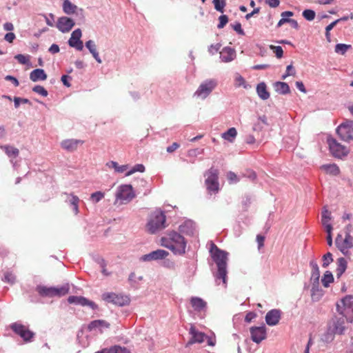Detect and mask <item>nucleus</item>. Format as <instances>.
Masks as SVG:
<instances>
[{
	"label": "nucleus",
	"instance_id": "7c9ffc66",
	"mask_svg": "<svg viewBox=\"0 0 353 353\" xmlns=\"http://www.w3.org/2000/svg\"><path fill=\"white\" fill-rule=\"evenodd\" d=\"M77 6L72 3L69 0H64L63 3V10L67 14H72L76 12Z\"/></svg>",
	"mask_w": 353,
	"mask_h": 353
},
{
	"label": "nucleus",
	"instance_id": "69168bd1",
	"mask_svg": "<svg viewBox=\"0 0 353 353\" xmlns=\"http://www.w3.org/2000/svg\"><path fill=\"white\" fill-rule=\"evenodd\" d=\"M49 52H51L52 54H55V53L59 52V46L57 44H52L49 48Z\"/></svg>",
	"mask_w": 353,
	"mask_h": 353
},
{
	"label": "nucleus",
	"instance_id": "8fccbe9b",
	"mask_svg": "<svg viewBox=\"0 0 353 353\" xmlns=\"http://www.w3.org/2000/svg\"><path fill=\"white\" fill-rule=\"evenodd\" d=\"M219 20V23L217 25V28L221 29L223 28L228 22V17L226 15H221Z\"/></svg>",
	"mask_w": 353,
	"mask_h": 353
},
{
	"label": "nucleus",
	"instance_id": "58836bf2",
	"mask_svg": "<svg viewBox=\"0 0 353 353\" xmlns=\"http://www.w3.org/2000/svg\"><path fill=\"white\" fill-rule=\"evenodd\" d=\"M330 219H331L330 212L327 210L325 209L322 212L321 222L325 228H326V225H331L330 223H329V221Z\"/></svg>",
	"mask_w": 353,
	"mask_h": 353
},
{
	"label": "nucleus",
	"instance_id": "f03ea898",
	"mask_svg": "<svg viewBox=\"0 0 353 353\" xmlns=\"http://www.w3.org/2000/svg\"><path fill=\"white\" fill-rule=\"evenodd\" d=\"M161 245L174 254H182L185 252L186 242L183 236L176 232H170L161 239Z\"/></svg>",
	"mask_w": 353,
	"mask_h": 353
},
{
	"label": "nucleus",
	"instance_id": "7ed1b4c3",
	"mask_svg": "<svg viewBox=\"0 0 353 353\" xmlns=\"http://www.w3.org/2000/svg\"><path fill=\"white\" fill-rule=\"evenodd\" d=\"M336 310L347 322L353 321V296L347 295L336 303Z\"/></svg>",
	"mask_w": 353,
	"mask_h": 353
},
{
	"label": "nucleus",
	"instance_id": "e433bc0d",
	"mask_svg": "<svg viewBox=\"0 0 353 353\" xmlns=\"http://www.w3.org/2000/svg\"><path fill=\"white\" fill-rule=\"evenodd\" d=\"M351 48V45L339 43L335 46V52L341 54H345V53Z\"/></svg>",
	"mask_w": 353,
	"mask_h": 353
},
{
	"label": "nucleus",
	"instance_id": "a18cd8bd",
	"mask_svg": "<svg viewBox=\"0 0 353 353\" xmlns=\"http://www.w3.org/2000/svg\"><path fill=\"white\" fill-rule=\"evenodd\" d=\"M32 90L43 97H47L48 94V91L41 85H35Z\"/></svg>",
	"mask_w": 353,
	"mask_h": 353
},
{
	"label": "nucleus",
	"instance_id": "bf43d9fd",
	"mask_svg": "<svg viewBox=\"0 0 353 353\" xmlns=\"http://www.w3.org/2000/svg\"><path fill=\"white\" fill-rule=\"evenodd\" d=\"M264 241H265V237L263 236L260 235V234L256 236V241L258 243L259 249H261L262 247H263Z\"/></svg>",
	"mask_w": 353,
	"mask_h": 353
},
{
	"label": "nucleus",
	"instance_id": "aec40b11",
	"mask_svg": "<svg viewBox=\"0 0 353 353\" xmlns=\"http://www.w3.org/2000/svg\"><path fill=\"white\" fill-rule=\"evenodd\" d=\"M84 141L80 139H70L62 141L61 146L65 150L73 152L78 148L79 145H82Z\"/></svg>",
	"mask_w": 353,
	"mask_h": 353
},
{
	"label": "nucleus",
	"instance_id": "3c124183",
	"mask_svg": "<svg viewBox=\"0 0 353 353\" xmlns=\"http://www.w3.org/2000/svg\"><path fill=\"white\" fill-rule=\"evenodd\" d=\"M227 178L230 183H236L239 181V179L237 177V175L234 172L231 171L228 172Z\"/></svg>",
	"mask_w": 353,
	"mask_h": 353
},
{
	"label": "nucleus",
	"instance_id": "dca6fc26",
	"mask_svg": "<svg viewBox=\"0 0 353 353\" xmlns=\"http://www.w3.org/2000/svg\"><path fill=\"white\" fill-rule=\"evenodd\" d=\"M81 30L80 29L78 28L74 30L68 41L70 46L75 48L78 50H82L83 45L82 41H81Z\"/></svg>",
	"mask_w": 353,
	"mask_h": 353
},
{
	"label": "nucleus",
	"instance_id": "c756f323",
	"mask_svg": "<svg viewBox=\"0 0 353 353\" xmlns=\"http://www.w3.org/2000/svg\"><path fill=\"white\" fill-rule=\"evenodd\" d=\"M106 166L109 168H113L117 173H123L128 169V165H119L117 162L113 161L108 162Z\"/></svg>",
	"mask_w": 353,
	"mask_h": 353
},
{
	"label": "nucleus",
	"instance_id": "393cba45",
	"mask_svg": "<svg viewBox=\"0 0 353 353\" xmlns=\"http://www.w3.org/2000/svg\"><path fill=\"white\" fill-rule=\"evenodd\" d=\"M85 46L89 50L90 53L92 54V56L94 57L95 60L98 63H101V59L99 57V52L97 50V48H96V45H95L94 42L92 40H89L85 43Z\"/></svg>",
	"mask_w": 353,
	"mask_h": 353
},
{
	"label": "nucleus",
	"instance_id": "de8ad7c7",
	"mask_svg": "<svg viewBox=\"0 0 353 353\" xmlns=\"http://www.w3.org/2000/svg\"><path fill=\"white\" fill-rule=\"evenodd\" d=\"M270 49L273 50V52L275 53L277 58H281L283 54V50L282 48L279 46H270Z\"/></svg>",
	"mask_w": 353,
	"mask_h": 353
},
{
	"label": "nucleus",
	"instance_id": "6e6552de",
	"mask_svg": "<svg viewBox=\"0 0 353 353\" xmlns=\"http://www.w3.org/2000/svg\"><path fill=\"white\" fill-rule=\"evenodd\" d=\"M336 133L344 141L353 140V121L346 120L336 128Z\"/></svg>",
	"mask_w": 353,
	"mask_h": 353
},
{
	"label": "nucleus",
	"instance_id": "c85d7f7f",
	"mask_svg": "<svg viewBox=\"0 0 353 353\" xmlns=\"http://www.w3.org/2000/svg\"><path fill=\"white\" fill-rule=\"evenodd\" d=\"M190 303L193 308L196 311H201L206 306V303L199 297H192L190 300Z\"/></svg>",
	"mask_w": 353,
	"mask_h": 353
},
{
	"label": "nucleus",
	"instance_id": "412c9836",
	"mask_svg": "<svg viewBox=\"0 0 353 353\" xmlns=\"http://www.w3.org/2000/svg\"><path fill=\"white\" fill-rule=\"evenodd\" d=\"M190 334H191L192 337L188 342L189 344L203 343L205 338H207V336L203 332L198 331L194 325L190 327Z\"/></svg>",
	"mask_w": 353,
	"mask_h": 353
},
{
	"label": "nucleus",
	"instance_id": "f8f14e48",
	"mask_svg": "<svg viewBox=\"0 0 353 353\" xmlns=\"http://www.w3.org/2000/svg\"><path fill=\"white\" fill-rule=\"evenodd\" d=\"M10 328L17 335L20 336L24 341H30L34 334L31 332L26 326L19 323H14L10 325Z\"/></svg>",
	"mask_w": 353,
	"mask_h": 353
},
{
	"label": "nucleus",
	"instance_id": "1a4fd4ad",
	"mask_svg": "<svg viewBox=\"0 0 353 353\" xmlns=\"http://www.w3.org/2000/svg\"><path fill=\"white\" fill-rule=\"evenodd\" d=\"M217 85V82L214 79L206 80L200 84L196 91L194 92V96L205 99L215 89Z\"/></svg>",
	"mask_w": 353,
	"mask_h": 353
},
{
	"label": "nucleus",
	"instance_id": "b1692460",
	"mask_svg": "<svg viewBox=\"0 0 353 353\" xmlns=\"http://www.w3.org/2000/svg\"><path fill=\"white\" fill-rule=\"evenodd\" d=\"M30 79L33 82L44 81L47 79V74L43 69H35L30 74Z\"/></svg>",
	"mask_w": 353,
	"mask_h": 353
},
{
	"label": "nucleus",
	"instance_id": "f3484780",
	"mask_svg": "<svg viewBox=\"0 0 353 353\" xmlns=\"http://www.w3.org/2000/svg\"><path fill=\"white\" fill-rule=\"evenodd\" d=\"M74 21L67 17H60L57 23V28L62 32H69L74 26Z\"/></svg>",
	"mask_w": 353,
	"mask_h": 353
},
{
	"label": "nucleus",
	"instance_id": "338daca9",
	"mask_svg": "<svg viewBox=\"0 0 353 353\" xmlns=\"http://www.w3.org/2000/svg\"><path fill=\"white\" fill-rule=\"evenodd\" d=\"M6 79L11 81V82H12V83L16 87L19 86V81L15 77H14L12 76L8 75L6 77Z\"/></svg>",
	"mask_w": 353,
	"mask_h": 353
},
{
	"label": "nucleus",
	"instance_id": "4468645a",
	"mask_svg": "<svg viewBox=\"0 0 353 353\" xmlns=\"http://www.w3.org/2000/svg\"><path fill=\"white\" fill-rule=\"evenodd\" d=\"M205 185L209 191L217 192L219 190L218 172L216 170H210L205 179Z\"/></svg>",
	"mask_w": 353,
	"mask_h": 353
},
{
	"label": "nucleus",
	"instance_id": "20e7f679",
	"mask_svg": "<svg viewBox=\"0 0 353 353\" xmlns=\"http://www.w3.org/2000/svg\"><path fill=\"white\" fill-rule=\"evenodd\" d=\"M165 215L162 212L156 211L151 214L150 218L147 223V230L154 234L157 232L165 228Z\"/></svg>",
	"mask_w": 353,
	"mask_h": 353
},
{
	"label": "nucleus",
	"instance_id": "4c0bfd02",
	"mask_svg": "<svg viewBox=\"0 0 353 353\" xmlns=\"http://www.w3.org/2000/svg\"><path fill=\"white\" fill-rule=\"evenodd\" d=\"M105 196V194L101 191L95 192L90 195V200L93 203H97Z\"/></svg>",
	"mask_w": 353,
	"mask_h": 353
},
{
	"label": "nucleus",
	"instance_id": "13d9d810",
	"mask_svg": "<svg viewBox=\"0 0 353 353\" xmlns=\"http://www.w3.org/2000/svg\"><path fill=\"white\" fill-rule=\"evenodd\" d=\"M180 145L176 142L173 143L170 146H168L166 149L168 153H172L174 152L179 148Z\"/></svg>",
	"mask_w": 353,
	"mask_h": 353
},
{
	"label": "nucleus",
	"instance_id": "423d86ee",
	"mask_svg": "<svg viewBox=\"0 0 353 353\" xmlns=\"http://www.w3.org/2000/svg\"><path fill=\"white\" fill-rule=\"evenodd\" d=\"M37 290L39 294L43 296H61L68 294L69 287L68 285H64L59 288L38 286Z\"/></svg>",
	"mask_w": 353,
	"mask_h": 353
},
{
	"label": "nucleus",
	"instance_id": "37998d69",
	"mask_svg": "<svg viewBox=\"0 0 353 353\" xmlns=\"http://www.w3.org/2000/svg\"><path fill=\"white\" fill-rule=\"evenodd\" d=\"M333 261L332 255L330 252H327L323 256V268H327Z\"/></svg>",
	"mask_w": 353,
	"mask_h": 353
},
{
	"label": "nucleus",
	"instance_id": "a211bd4d",
	"mask_svg": "<svg viewBox=\"0 0 353 353\" xmlns=\"http://www.w3.org/2000/svg\"><path fill=\"white\" fill-rule=\"evenodd\" d=\"M168 255V252L164 250H157L149 254L141 256V259L143 261H150L165 259Z\"/></svg>",
	"mask_w": 353,
	"mask_h": 353
},
{
	"label": "nucleus",
	"instance_id": "f257e3e1",
	"mask_svg": "<svg viewBox=\"0 0 353 353\" xmlns=\"http://www.w3.org/2000/svg\"><path fill=\"white\" fill-rule=\"evenodd\" d=\"M210 253L218 268L216 279H221L223 283L226 284L228 252L220 250L215 244L212 243Z\"/></svg>",
	"mask_w": 353,
	"mask_h": 353
},
{
	"label": "nucleus",
	"instance_id": "a19ab883",
	"mask_svg": "<svg viewBox=\"0 0 353 353\" xmlns=\"http://www.w3.org/2000/svg\"><path fill=\"white\" fill-rule=\"evenodd\" d=\"M145 171V167L142 164L135 165L130 171H128L125 175L130 176L136 172H143Z\"/></svg>",
	"mask_w": 353,
	"mask_h": 353
},
{
	"label": "nucleus",
	"instance_id": "473e14b6",
	"mask_svg": "<svg viewBox=\"0 0 353 353\" xmlns=\"http://www.w3.org/2000/svg\"><path fill=\"white\" fill-rule=\"evenodd\" d=\"M322 169L327 173L334 176H336L340 173L339 168L336 164L323 165Z\"/></svg>",
	"mask_w": 353,
	"mask_h": 353
},
{
	"label": "nucleus",
	"instance_id": "2eb2a0df",
	"mask_svg": "<svg viewBox=\"0 0 353 353\" xmlns=\"http://www.w3.org/2000/svg\"><path fill=\"white\" fill-rule=\"evenodd\" d=\"M252 340L256 343H260L266 338V328L265 325L260 327H252L250 328Z\"/></svg>",
	"mask_w": 353,
	"mask_h": 353
},
{
	"label": "nucleus",
	"instance_id": "79ce46f5",
	"mask_svg": "<svg viewBox=\"0 0 353 353\" xmlns=\"http://www.w3.org/2000/svg\"><path fill=\"white\" fill-rule=\"evenodd\" d=\"M303 17L308 21H312L315 18V12L312 10L307 9L305 10L303 13Z\"/></svg>",
	"mask_w": 353,
	"mask_h": 353
},
{
	"label": "nucleus",
	"instance_id": "0e129e2a",
	"mask_svg": "<svg viewBox=\"0 0 353 353\" xmlns=\"http://www.w3.org/2000/svg\"><path fill=\"white\" fill-rule=\"evenodd\" d=\"M80 299H81V296H69L68 301L70 303L79 304V301Z\"/></svg>",
	"mask_w": 353,
	"mask_h": 353
},
{
	"label": "nucleus",
	"instance_id": "052dcab7",
	"mask_svg": "<svg viewBox=\"0 0 353 353\" xmlns=\"http://www.w3.org/2000/svg\"><path fill=\"white\" fill-rule=\"evenodd\" d=\"M15 34L12 32H8L7 33L5 37H4V39L6 41L9 42V43H12L13 41L15 39Z\"/></svg>",
	"mask_w": 353,
	"mask_h": 353
},
{
	"label": "nucleus",
	"instance_id": "4be33fe9",
	"mask_svg": "<svg viewBox=\"0 0 353 353\" xmlns=\"http://www.w3.org/2000/svg\"><path fill=\"white\" fill-rule=\"evenodd\" d=\"M236 57L235 50L230 47H225L220 52V58L223 62H230Z\"/></svg>",
	"mask_w": 353,
	"mask_h": 353
},
{
	"label": "nucleus",
	"instance_id": "49530a36",
	"mask_svg": "<svg viewBox=\"0 0 353 353\" xmlns=\"http://www.w3.org/2000/svg\"><path fill=\"white\" fill-rule=\"evenodd\" d=\"M325 230H326V232L327 233V244L329 246H332V225H326Z\"/></svg>",
	"mask_w": 353,
	"mask_h": 353
},
{
	"label": "nucleus",
	"instance_id": "09e8293b",
	"mask_svg": "<svg viewBox=\"0 0 353 353\" xmlns=\"http://www.w3.org/2000/svg\"><path fill=\"white\" fill-rule=\"evenodd\" d=\"M4 280L8 283L13 284L15 282L16 276L11 272H6L4 274Z\"/></svg>",
	"mask_w": 353,
	"mask_h": 353
},
{
	"label": "nucleus",
	"instance_id": "5701e85b",
	"mask_svg": "<svg viewBox=\"0 0 353 353\" xmlns=\"http://www.w3.org/2000/svg\"><path fill=\"white\" fill-rule=\"evenodd\" d=\"M109 326H110V324L104 320H95V321H92L88 325V328L90 331H92V330L99 329V331L101 332L103 331V328H108Z\"/></svg>",
	"mask_w": 353,
	"mask_h": 353
},
{
	"label": "nucleus",
	"instance_id": "39448f33",
	"mask_svg": "<svg viewBox=\"0 0 353 353\" xmlns=\"http://www.w3.org/2000/svg\"><path fill=\"white\" fill-rule=\"evenodd\" d=\"M115 196V205L117 203L120 205L126 204L134 198L135 194L133 191L132 185H121L118 188Z\"/></svg>",
	"mask_w": 353,
	"mask_h": 353
},
{
	"label": "nucleus",
	"instance_id": "c9c22d12",
	"mask_svg": "<svg viewBox=\"0 0 353 353\" xmlns=\"http://www.w3.org/2000/svg\"><path fill=\"white\" fill-rule=\"evenodd\" d=\"M294 13L291 11H285L283 12L281 14L282 18L279 20V21L277 23V27H281L285 23H288L290 19H288L287 17H290L293 16Z\"/></svg>",
	"mask_w": 353,
	"mask_h": 353
},
{
	"label": "nucleus",
	"instance_id": "774afa93",
	"mask_svg": "<svg viewBox=\"0 0 353 353\" xmlns=\"http://www.w3.org/2000/svg\"><path fill=\"white\" fill-rule=\"evenodd\" d=\"M3 29L6 31H12L14 30V26L10 22H6L3 24Z\"/></svg>",
	"mask_w": 353,
	"mask_h": 353
},
{
	"label": "nucleus",
	"instance_id": "c03bdc74",
	"mask_svg": "<svg viewBox=\"0 0 353 353\" xmlns=\"http://www.w3.org/2000/svg\"><path fill=\"white\" fill-rule=\"evenodd\" d=\"M79 199L77 196L72 195V199L70 201V203L73 205V210L75 214L79 213Z\"/></svg>",
	"mask_w": 353,
	"mask_h": 353
},
{
	"label": "nucleus",
	"instance_id": "e2e57ef3",
	"mask_svg": "<svg viewBox=\"0 0 353 353\" xmlns=\"http://www.w3.org/2000/svg\"><path fill=\"white\" fill-rule=\"evenodd\" d=\"M266 3L271 8H276L279 6L280 1L279 0H267Z\"/></svg>",
	"mask_w": 353,
	"mask_h": 353
},
{
	"label": "nucleus",
	"instance_id": "bb28decb",
	"mask_svg": "<svg viewBox=\"0 0 353 353\" xmlns=\"http://www.w3.org/2000/svg\"><path fill=\"white\" fill-rule=\"evenodd\" d=\"M275 91L281 94H288L290 92V87L287 83L278 81L274 84Z\"/></svg>",
	"mask_w": 353,
	"mask_h": 353
},
{
	"label": "nucleus",
	"instance_id": "2f4dec72",
	"mask_svg": "<svg viewBox=\"0 0 353 353\" xmlns=\"http://www.w3.org/2000/svg\"><path fill=\"white\" fill-rule=\"evenodd\" d=\"M1 148L4 150L6 154L9 157L16 158L17 157L19 156V150L17 148H14L11 145H6L1 146Z\"/></svg>",
	"mask_w": 353,
	"mask_h": 353
},
{
	"label": "nucleus",
	"instance_id": "9d476101",
	"mask_svg": "<svg viewBox=\"0 0 353 353\" xmlns=\"http://www.w3.org/2000/svg\"><path fill=\"white\" fill-rule=\"evenodd\" d=\"M346 323L348 322L345 316H334L330 322L328 330L334 334H343L346 328Z\"/></svg>",
	"mask_w": 353,
	"mask_h": 353
},
{
	"label": "nucleus",
	"instance_id": "0eeeda50",
	"mask_svg": "<svg viewBox=\"0 0 353 353\" xmlns=\"http://www.w3.org/2000/svg\"><path fill=\"white\" fill-rule=\"evenodd\" d=\"M327 143L332 155L335 158L342 159L349 153V150L347 147L341 145L334 138L328 137Z\"/></svg>",
	"mask_w": 353,
	"mask_h": 353
},
{
	"label": "nucleus",
	"instance_id": "864d4df0",
	"mask_svg": "<svg viewBox=\"0 0 353 353\" xmlns=\"http://www.w3.org/2000/svg\"><path fill=\"white\" fill-rule=\"evenodd\" d=\"M79 305H90L93 309L96 307L95 304L93 302H91V301H88V299H86L85 298L81 297V299H80V300L79 301Z\"/></svg>",
	"mask_w": 353,
	"mask_h": 353
},
{
	"label": "nucleus",
	"instance_id": "a878e982",
	"mask_svg": "<svg viewBox=\"0 0 353 353\" xmlns=\"http://www.w3.org/2000/svg\"><path fill=\"white\" fill-rule=\"evenodd\" d=\"M256 92L259 97L263 100H266L270 97V93L268 92L267 86L264 82H261L257 85Z\"/></svg>",
	"mask_w": 353,
	"mask_h": 353
},
{
	"label": "nucleus",
	"instance_id": "ea45409f",
	"mask_svg": "<svg viewBox=\"0 0 353 353\" xmlns=\"http://www.w3.org/2000/svg\"><path fill=\"white\" fill-rule=\"evenodd\" d=\"M213 3L216 10L221 13L224 12V7L226 5L225 0H213Z\"/></svg>",
	"mask_w": 353,
	"mask_h": 353
},
{
	"label": "nucleus",
	"instance_id": "603ef678",
	"mask_svg": "<svg viewBox=\"0 0 353 353\" xmlns=\"http://www.w3.org/2000/svg\"><path fill=\"white\" fill-rule=\"evenodd\" d=\"M294 76L295 70L292 65H289L287 66L286 72L284 75H283L282 79H285L288 76Z\"/></svg>",
	"mask_w": 353,
	"mask_h": 353
},
{
	"label": "nucleus",
	"instance_id": "72a5a7b5",
	"mask_svg": "<svg viewBox=\"0 0 353 353\" xmlns=\"http://www.w3.org/2000/svg\"><path fill=\"white\" fill-rule=\"evenodd\" d=\"M237 135L236 128H231L222 134V138L230 142H232Z\"/></svg>",
	"mask_w": 353,
	"mask_h": 353
},
{
	"label": "nucleus",
	"instance_id": "680f3d73",
	"mask_svg": "<svg viewBox=\"0 0 353 353\" xmlns=\"http://www.w3.org/2000/svg\"><path fill=\"white\" fill-rule=\"evenodd\" d=\"M256 316V314L254 312H248L245 317V321L248 323L251 322L255 317Z\"/></svg>",
	"mask_w": 353,
	"mask_h": 353
},
{
	"label": "nucleus",
	"instance_id": "4d7b16f0",
	"mask_svg": "<svg viewBox=\"0 0 353 353\" xmlns=\"http://www.w3.org/2000/svg\"><path fill=\"white\" fill-rule=\"evenodd\" d=\"M232 28L239 34H240L241 35L245 34V32H244L243 30L242 29L241 24L240 23H236L232 25Z\"/></svg>",
	"mask_w": 353,
	"mask_h": 353
},
{
	"label": "nucleus",
	"instance_id": "f704fd0d",
	"mask_svg": "<svg viewBox=\"0 0 353 353\" xmlns=\"http://www.w3.org/2000/svg\"><path fill=\"white\" fill-rule=\"evenodd\" d=\"M334 281L332 274L330 271H326L321 279V282L325 288H327L330 283Z\"/></svg>",
	"mask_w": 353,
	"mask_h": 353
},
{
	"label": "nucleus",
	"instance_id": "6e6d98bb",
	"mask_svg": "<svg viewBox=\"0 0 353 353\" xmlns=\"http://www.w3.org/2000/svg\"><path fill=\"white\" fill-rule=\"evenodd\" d=\"M15 59L21 64H26L28 61V59L23 54L16 55Z\"/></svg>",
	"mask_w": 353,
	"mask_h": 353
},
{
	"label": "nucleus",
	"instance_id": "cd10ccee",
	"mask_svg": "<svg viewBox=\"0 0 353 353\" xmlns=\"http://www.w3.org/2000/svg\"><path fill=\"white\" fill-rule=\"evenodd\" d=\"M347 269V261L344 258H339L337 260V268L336 270V274L337 278L341 276Z\"/></svg>",
	"mask_w": 353,
	"mask_h": 353
},
{
	"label": "nucleus",
	"instance_id": "ddd939ff",
	"mask_svg": "<svg viewBox=\"0 0 353 353\" xmlns=\"http://www.w3.org/2000/svg\"><path fill=\"white\" fill-rule=\"evenodd\" d=\"M103 299L108 303H112L118 306H123L129 304L130 299L128 296L117 294L113 292L103 294Z\"/></svg>",
	"mask_w": 353,
	"mask_h": 353
},
{
	"label": "nucleus",
	"instance_id": "5fc2aeb1",
	"mask_svg": "<svg viewBox=\"0 0 353 353\" xmlns=\"http://www.w3.org/2000/svg\"><path fill=\"white\" fill-rule=\"evenodd\" d=\"M221 46V45L220 43L212 44L208 48V52L214 54L219 50Z\"/></svg>",
	"mask_w": 353,
	"mask_h": 353
},
{
	"label": "nucleus",
	"instance_id": "9b49d317",
	"mask_svg": "<svg viewBox=\"0 0 353 353\" xmlns=\"http://www.w3.org/2000/svg\"><path fill=\"white\" fill-rule=\"evenodd\" d=\"M335 244L343 254L347 255L349 250L353 246L352 237L347 234L343 239L341 234H338L335 240Z\"/></svg>",
	"mask_w": 353,
	"mask_h": 353
},
{
	"label": "nucleus",
	"instance_id": "6ab92c4d",
	"mask_svg": "<svg viewBox=\"0 0 353 353\" xmlns=\"http://www.w3.org/2000/svg\"><path fill=\"white\" fill-rule=\"evenodd\" d=\"M281 312L279 310H270L265 316V322L270 326H274L279 323L281 319Z\"/></svg>",
	"mask_w": 353,
	"mask_h": 353
}]
</instances>
